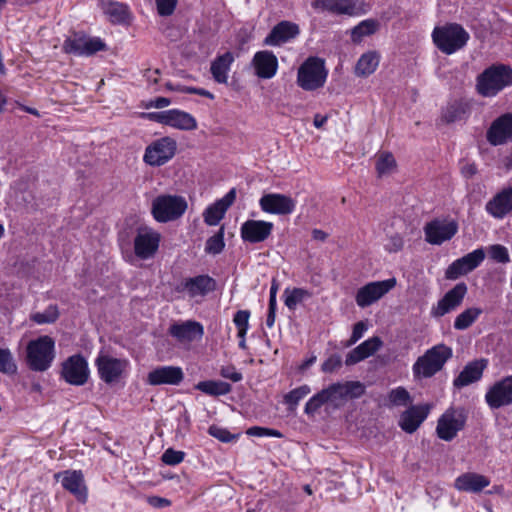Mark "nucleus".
<instances>
[{"mask_svg":"<svg viewBox=\"0 0 512 512\" xmlns=\"http://www.w3.org/2000/svg\"><path fill=\"white\" fill-rule=\"evenodd\" d=\"M512 85V69L506 65H492L477 77V92L484 97H494Z\"/></svg>","mask_w":512,"mask_h":512,"instance_id":"f257e3e1","label":"nucleus"},{"mask_svg":"<svg viewBox=\"0 0 512 512\" xmlns=\"http://www.w3.org/2000/svg\"><path fill=\"white\" fill-rule=\"evenodd\" d=\"M452 349L445 344H438L428 349L413 364L415 378H431L444 367L452 357Z\"/></svg>","mask_w":512,"mask_h":512,"instance_id":"f03ea898","label":"nucleus"},{"mask_svg":"<svg viewBox=\"0 0 512 512\" xmlns=\"http://www.w3.org/2000/svg\"><path fill=\"white\" fill-rule=\"evenodd\" d=\"M55 358V342L50 336L31 340L26 347V362L32 371L48 370Z\"/></svg>","mask_w":512,"mask_h":512,"instance_id":"7ed1b4c3","label":"nucleus"},{"mask_svg":"<svg viewBox=\"0 0 512 512\" xmlns=\"http://www.w3.org/2000/svg\"><path fill=\"white\" fill-rule=\"evenodd\" d=\"M327 77L325 60L310 56L299 66L296 82L305 91H315L324 87Z\"/></svg>","mask_w":512,"mask_h":512,"instance_id":"20e7f679","label":"nucleus"},{"mask_svg":"<svg viewBox=\"0 0 512 512\" xmlns=\"http://www.w3.org/2000/svg\"><path fill=\"white\" fill-rule=\"evenodd\" d=\"M188 208L183 196L176 194H161L155 197L151 204V213L159 223H167L181 218Z\"/></svg>","mask_w":512,"mask_h":512,"instance_id":"39448f33","label":"nucleus"},{"mask_svg":"<svg viewBox=\"0 0 512 512\" xmlns=\"http://www.w3.org/2000/svg\"><path fill=\"white\" fill-rule=\"evenodd\" d=\"M95 365L100 379L106 384H113L119 382L124 377L129 361L125 358H116L104 351H100L95 360Z\"/></svg>","mask_w":512,"mask_h":512,"instance_id":"423d86ee","label":"nucleus"},{"mask_svg":"<svg viewBox=\"0 0 512 512\" xmlns=\"http://www.w3.org/2000/svg\"><path fill=\"white\" fill-rule=\"evenodd\" d=\"M177 149V143L170 137H162L145 149L143 160L150 166L159 167L171 160Z\"/></svg>","mask_w":512,"mask_h":512,"instance_id":"0eeeda50","label":"nucleus"},{"mask_svg":"<svg viewBox=\"0 0 512 512\" xmlns=\"http://www.w3.org/2000/svg\"><path fill=\"white\" fill-rule=\"evenodd\" d=\"M105 49L106 44L100 38L88 37L85 34H72L63 44L66 53L76 56H91Z\"/></svg>","mask_w":512,"mask_h":512,"instance_id":"6e6552de","label":"nucleus"},{"mask_svg":"<svg viewBox=\"0 0 512 512\" xmlns=\"http://www.w3.org/2000/svg\"><path fill=\"white\" fill-rule=\"evenodd\" d=\"M396 286V279L389 278L382 281L370 282L361 287L355 296L357 305L361 308L368 307L381 299Z\"/></svg>","mask_w":512,"mask_h":512,"instance_id":"1a4fd4ad","label":"nucleus"},{"mask_svg":"<svg viewBox=\"0 0 512 512\" xmlns=\"http://www.w3.org/2000/svg\"><path fill=\"white\" fill-rule=\"evenodd\" d=\"M485 401L491 409H499L512 404V375L493 383L485 394Z\"/></svg>","mask_w":512,"mask_h":512,"instance_id":"9d476101","label":"nucleus"},{"mask_svg":"<svg viewBox=\"0 0 512 512\" xmlns=\"http://www.w3.org/2000/svg\"><path fill=\"white\" fill-rule=\"evenodd\" d=\"M62 377L71 385H84L89 377L88 363L79 355H72L62 364Z\"/></svg>","mask_w":512,"mask_h":512,"instance_id":"9b49d317","label":"nucleus"},{"mask_svg":"<svg viewBox=\"0 0 512 512\" xmlns=\"http://www.w3.org/2000/svg\"><path fill=\"white\" fill-rule=\"evenodd\" d=\"M466 417L461 410L449 409L438 420L436 432L440 439L451 441L464 428Z\"/></svg>","mask_w":512,"mask_h":512,"instance_id":"f8f14e48","label":"nucleus"},{"mask_svg":"<svg viewBox=\"0 0 512 512\" xmlns=\"http://www.w3.org/2000/svg\"><path fill=\"white\" fill-rule=\"evenodd\" d=\"M485 253L483 249H476L465 256L452 262L445 271V277L455 280L476 269L484 260Z\"/></svg>","mask_w":512,"mask_h":512,"instance_id":"ddd939ff","label":"nucleus"},{"mask_svg":"<svg viewBox=\"0 0 512 512\" xmlns=\"http://www.w3.org/2000/svg\"><path fill=\"white\" fill-rule=\"evenodd\" d=\"M458 231V224L451 220H433L424 227L425 239L433 245H440L450 240Z\"/></svg>","mask_w":512,"mask_h":512,"instance_id":"4468645a","label":"nucleus"},{"mask_svg":"<svg viewBox=\"0 0 512 512\" xmlns=\"http://www.w3.org/2000/svg\"><path fill=\"white\" fill-rule=\"evenodd\" d=\"M261 209L270 214L289 215L296 207V201L285 194L268 193L259 200Z\"/></svg>","mask_w":512,"mask_h":512,"instance_id":"2eb2a0df","label":"nucleus"},{"mask_svg":"<svg viewBox=\"0 0 512 512\" xmlns=\"http://www.w3.org/2000/svg\"><path fill=\"white\" fill-rule=\"evenodd\" d=\"M467 294V285L464 282L456 284L449 290L431 309V315L435 318L444 316L445 314L459 307Z\"/></svg>","mask_w":512,"mask_h":512,"instance_id":"dca6fc26","label":"nucleus"},{"mask_svg":"<svg viewBox=\"0 0 512 512\" xmlns=\"http://www.w3.org/2000/svg\"><path fill=\"white\" fill-rule=\"evenodd\" d=\"M487 141L493 146L512 141V112L496 118L486 133Z\"/></svg>","mask_w":512,"mask_h":512,"instance_id":"f3484780","label":"nucleus"},{"mask_svg":"<svg viewBox=\"0 0 512 512\" xmlns=\"http://www.w3.org/2000/svg\"><path fill=\"white\" fill-rule=\"evenodd\" d=\"M216 282L208 275L186 278L177 285L176 291L186 293L190 298L204 297L214 291Z\"/></svg>","mask_w":512,"mask_h":512,"instance_id":"a211bd4d","label":"nucleus"},{"mask_svg":"<svg viewBox=\"0 0 512 512\" xmlns=\"http://www.w3.org/2000/svg\"><path fill=\"white\" fill-rule=\"evenodd\" d=\"M161 235L157 231L144 228L140 229L134 239V250L140 259L152 257L158 250Z\"/></svg>","mask_w":512,"mask_h":512,"instance_id":"6ab92c4d","label":"nucleus"},{"mask_svg":"<svg viewBox=\"0 0 512 512\" xmlns=\"http://www.w3.org/2000/svg\"><path fill=\"white\" fill-rule=\"evenodd\" d=\"M58 480L61 478L62 486L72 493L78 501L86 502L87 500V487L84 483V476L79 470H66L55 474Z\"/></svg>","mask_w":512,"mask_h":512,"instance_id":"aec40b11","label":"nucleus"},{"mask_svg":"<svg viewBox=\"0 0 512 512\" xmlns=\"http://www.w3.org/2000/svg\"><path fill=\"white\" fill-rule=\"evenodd\" d=\"M183 378L184 373L180 367L160 366L148 373L146 383L152 386L178 385Z\"/></svg>","mask_w":512,"mask_h":512,"instance_id":"412c9836","label":"nucleus"},{"mask_svg":"<svg viewBox=\"0 0 512 512\" xmlns=\"http://www.w3.org/2000/svg\"><path fill=\"white\" fill-rule=\"evenodd\" d=\"M273 224L262 220H247L241 226V237L245 242L265 241L272 232Z\"/></svg>","mask_w":512,"mask_h":512,"instance_id":"4be33fe9","label":"nucleus"},{"mask_svg":"<svg viewBox=\"0 0 512 512\" xmlns=\"http://www.w3.org/2000/svg\"><path fill=\"white\" fill-rule=\"evenodd\" d=\"M312 6L319 12L353 16L359 13L356 0H315Z\"/></svg>","mask_w":512,"mask_h":512,"instance_id":"5701e85b","label":"nucleus"},{"mask_svg":"<svg viewBox=\"0 0 512 512\" xmlns=\"http://www.w3.org/2000/svg\"><path fill=\"white\" fill-rule=\"evenodd\" d=\"M486 211L496 219H503L512 212V186L504 187L486 204Z\"/></svg>","mask_w":512,"mask_h":512,"instance_id":"b1692460","label":"nucleus"},{"mask_svg":"<svg viewBox=\"0 0 512 512\" xmlns=\"http://www.w3.org/2000/svg\"><path fill=\"white\" fill-rule=\"evenodd\" d=\"M255 74L261 79H270L278 69L277 57L270 51L263 50L255 53L252 59Z\"/></svg>","mask_w":512,"mask_h":512,"instance_id":"393cba45","label":"nucleus"},{"mask_svg":"<svg viewBox=\"0 0 512 512\" xmlns=\"http://www.w3.org/2000/svg\"><path fill=\"white\" fill-rule=\"evenodd\" d=\"M169 333L180 342H192L202 338L204 329L199 322L188 320L172 324Z\"/></svg>","mask_w":512,"mask_h":512,"instance_id":"a878e982","label":"nucleus"},{"mask_svg":"<svg viewBox=\"0 0 512 512\" xmlns=\"http://www.w3.org/2000/svg\"><path fill=\"white\" fill-rule=\"evenodd\" d=\"M487 361L484 359L475 360L468 363L460 374L454 379L453 385L456 388L468 386L481 379L483 371L486 368Z\"/></svg>","mask_w":512,"mask_h":512,"instance_id":"bb28decb","label":"nucleus"},{"mask_svg":"<svg viewBox=\"0 0 512 512\" xmlns=\"http://www.w3.org/2000/svg\"><path fill=\"white\" fill-rule=\"evenodd\" d=\"M383 345L380 337L374 336L354 348L347 356L346 365H354L377 352Z\"/></svg>","mask_w":512,"mask_h":512,"instance_id":"cd10ccee","label":"nucleus"},{"mask_svg":"<svg viewBox=\"0 0 512 512\" xmlns=\"http://www.w3.org/2000/svg\"><path fill=\"white\" fill-rule=\"evenodd\" d=\"M490 480L481 474L467 472L455 480V488L459 491L479 493L489 486Z\"/></svg>","mask_w":512,"mask_h":512,"instance_id":"c85d7f7f","label":"nucleus"},{"mask_svg":"<svg viewBox=\"0 0 512 512\" xmlns=\"http://www.w3.org/2000/svg\"><path fill=\"white\" fill-rule=\"evenodd\" d=\"M432 37L437 48L449 55L466 45L469 34H432Z\"/></svg>","mask_w":512,"mask_h":512,"instance_id":"c756f323","label":"nucleus"},{"mask_svg":"<svg viewBox=\"0 0 512 512\" xmlns=\"http://www.w3.org/2000/svg\"><path fill=\"white\" fill-rule=\"evenodd\" d=\"M428 415L425 406H411L400 416L399 425L407 433L415 432Z\"/></svg>","mask_w":512,"mask_h":512,"instance_id":"7c9ffc66","label":"nucleus"},{"mask_svg":"<svg viewBox=\"0 0 512 512\" xmlns=\"http://www.w3.org/2000/svg\"><path fill=\"white\" fill-rule=\"evenodd\" d=\"M235 57L232 52L227 51L222 55L217 56L210 66V72L215 82L219 84H226L228 81V73Z\"/></svg>","mask_w":512,"mask_h":512,"instance_id":"2f4dec72","label":"nucleus"},{"mask_svg":"<svg viewBox=\"0 0 512 512\" xmlns=\"http://www.w3.org/2000/svg\"><path fill=\"white\" fill-rule=\"evenodd\" d=\"M101 7L112 23L126 24L130 22L131 14L127 5L111 0H101Z\"/></svg>","mask_w":512,"mask_h":512,"instance_id":"473e14b6","label":"nucleus"},{"mask_svg":"<svg viewBox=\"0 0 512 512\" xmlns=\"http://www.w3.org/2000/svg\"><path fill=\"white\" fill-rule=\"evenodd\" d=\"M380 62V55L375 51H369L358 59L354 73L358 77H367L373 74Z\"/></svg>","mask_w":512,"mask_h":512,"instance_id":"72a5a7b5","label":"nucleus"},{"mask_svg":"<svg viewBox=\"0 0 512 512\" xmlns=\"http://www.w3.org/2000/svg\"><path fill=\"white\" fill-rule=\"evenodd\" d=\"M167 125L179 130L189 131L197 128V121L191 114L185 111L171 109L169 110Z\"/></svg>","mask_w":512,"mask_h":512,"instance_id":"f704fd0d","label":"nucleus"},{"mask_svg":"<svg viewBox=\"0 0 512 512\" xmlns=\"http://www.w3.org/2000/svg\"><path fill=\"white\" fill-rule=\"evenodd\" d=\"M195 389L209 395V396H222L231 392L232 387L229 383L224 381L207 380L198 382Z\"/></svg>","mask_w":512,"mask_h":512,"instance_id":"c9c22d12","label":"nucleus"},{"mask_svg":"<svg viewBox=\"0 0 512 512\" xmlns=\"http://www.w3.org/2000/svg\"><path fill=\"white\" fill-rule=\"evenodd\" d=\"M470 111L468 102L455 101L451 103L443 113V119L447 123H452L463 119Z\"/></svg>","mask_w":512,"mask_h":512,"instance_id":"e433bc0d","label":"nucleus"},{"mask_svg":"<svg viewBox=\"0 0 512 512\" xmlns=\"http://www.w3.org/2000/svg\"><path fill=\"white\" fill-rule=\"evenodd\" d=\"M345 389L343 383H335L323 389L327 403H331L335 407L343 405L347 401V390Z\"/></svg>","mask_w":512,"mask_h":512,"instance_id":"4c0bfd02","label":"nucleus"},{"mask_svg":"<svg viewBox=\"0 0 512 512\" xmlns=\"http://www.w3.org/2000/svg\"><path fill=\"white\" fill-rule=\"evenodd\" d=\"M481 314L482 309L477 307L464 310L455 318L454 328L456 330H465L469 328Z\"/></svg>","mask_w":512,"mask_h":512,"instance_id":"58836bf2","label":"nucleus"},{"mask_svg":"<svg viewBox=\"0 0 512 512\" xmlns=\"http://www.w3.org/2000/svg\"><path fill=\"white\" fill-rule=\"evenodd\" d=\"M397 168V163L390 152H382L376 161V171L379 177L392 174Z\"/></svg>","mask_w":512,"mask_h":512,"instance_id":"ea45409f","label":"nucleus"},{"mask_svg":"<svg viewBox=\"0 0 512 512\" xmlns=\"http://www.w3.org/2000/svg\"><path fill=\"white\" fill-rule=\"evenodd\" d=\"M226 211L227 209L217 200L205 209L203 213L204 222L209 226H215L223 219Z\"/></svg>","mask_w":512,"mask_h":512,"instance_id":"a19ab883","label":"nucleus"},{"mask_svg":"<svg viewBox=\"0 0 512 512\" xmlns=\"http://www.w3.org/2000/svg\"><path fill=\"white\" fill-rule=\"evenodd\" d=\"M285 294V305L293 310L297 304L312 297V293L303 288H293L292 290L286 289Z\"/></svg>","mask_w":512,"mask_h":512,"instance_id":"79ce46f5","label":"nucleus"},{"mask_svg":"<svg viewBox=\"0 0 512 512\" xmlns=\"http://www.w3.org/2000/svg\"><path fill=\"white\" fill-rule=\"evenodd\" d=\"M310 392L311 389L308 385H302L287 393L284 396V402L289 406V410L293 412L295 411L298 403L303 398H305Z\"/></svg>","mask_w":512,"mask_h":512,"instance_id":"37998d69","label":"nucleus"},{"mask_svg":"<svg viewBox=\"0 0 512 512\" xmlns=\"http://www.w3.org/2000/svg\"><path fill=\"white\" fill-rule=\"evenodd\" d=\"M225 247L224 243V227H221L219 231L207 239L205 244V251L208 254H219Z\"/></svg>","mask_w":512,"mask_h":512,"instance_id":"c03bdc74","label":"nucleus"},{"mask_svg":"<svg viewBox=\"0 0 512 512\" xmlns=\"http://www.w3.org/2000/svg\"><path fill=\"white\" fill-rule=\"evenodd\" d=\"M389 404L392 406H406L411 403V396L404 387L392 389L388 394Z\"/></svg>","mask_w":512,"mask_h":512,"instance_id":"a18cd8bd","label":"nucleus"},{"mask_svg":"<svg viewBox=\"0 0 512 512\" xmlns=\"http://www.w3.org/2000/svg\"><path fill=\"white\" fill-rule=\"evenodd\" d=\"M58 317V307L56 305H50L43 312L33 314L31 319L37 324H46L55 322Z\"/></svg>","mask_w":512,"mask_h":512,"instance_id":"49530a36","label":"nucleus"},{"mask_svg":"<svg viewBox=\"0 0 512 512\" xmlns=\"http://www.w3.org/2000/svg\"><path fill=\"white\" fill-rule=\"evenodd\" d=\"M17 371V365L9 349H0V372L5 374H14Z\"/></svg>","mask_w":512,"mask_h":512,"instance_id":"de8ad7c7","label":"nucleus"},{"mask_svg":"<svg viewBox=\"0 0 512 512\" xmlns=\"http://www.w3.org/2000/svg\"><path fill=\"white\" fill-rule=\"evenodd\" d=\"M327 403L323 390L311 397L305 405V413L308 415H314L319 408Z\"/></svg>","mask_w":512,"mask_h":512,"instance_id":"09e8293b","label":"nucleus"},{"mask_svg":"<svg viewBox=\"0 0 512 512\" xmlns=\"http://www.w3.org/2000/svg\"><path fill=\"white\" fill-rule=\"evenodd\" d=\"M346 392V397L348 399L359 398L365 393V386L359 381H347L343 383Z\"/></svg>","mask_w":512,"mask_h":512,"instance_id":"8fccbe9b","label":"nucleus"},{"mask_svg":"<svg viewBox=\"0 0 512 512\" xmlns=\"http://www.w3.org/2000/svg\"><path fill=\"white\" fill-rule=\"evenodd\" d=\"M246 433L249 436H257V437H263V436H269V437H275V438L283 437V434L279 430L265 428V427H259V426L250 427L246 431Z\"/></svg>","mask_w":512,"mask_h":512,"instance_id":"3c124183","label":"nucleus"},{"mask_svg":"<svg viewBox=\"0 0 512 512\" xmlns=\"http://www.w3.org/2000/svg\"><path fill=\"white\" fill-rule=\"evenodd\" d=\"M185 453L172 448L167 449L162 455V461L167 465H177L184 460Z\"/></svg>","mask_w":512,"mask_h":512,"instance_id":"603ef678","label":"nucleus"},{"mask_svg":"<svg viewBox=\"0 0 512 512\" xmlns=\"http://www.w3.org/2000/svg\"><path fill=\"white\" fill-rule=\"evenodd\" d=\"M490 256L499 263H508L510 261L507 248L499 244L490 247Z\"/></svg>","mask_w":512,"mask_h":512,"instance_id":"864d4df0","label":"nucleus"},{"mask_svg":"<svg viewBox=\"0 0 512 512\" xmlns=\"http://www.w3.org/2000/svg\"><path fill=\"white\" fill-rule=\"evenodd\" d=\"M209 434L218 440L228 443L236 438L235 435L231 434L227 429L212 425L208 430Z\"/></svg>","mask_w":512,"mask_h":512,"instance_id":"5fc2aeb1","label":"nucleus"},{"mask_svg":"<svg viewBox=\"0 0 512 512\" xmlns=\"http://www.w3.org/2000/svg\"><path fill=\"white\" fill-rule=\"evenodd\" d=\"M296 34H269L264 39V45L280 46L292 39Z\"/></svg>","mask_w":512,"mask_h":512,"instance_id":"6e6d98bb","label":"nucleus"},{"mask_svg":"<svg viewBox=\"0 0 512 512\" xmlns=\"http://www.w3.org/2000/svg\"><path fill=\"white\" fill-rule=\"evenodd\" d=\"M157 11L161 16L171 15L176 7L177 0H155Z\"/></svg>","mask_w":512,"mask_h":512,"instance_id":"4d7b16f0","label":"nucleus"},{"mask_svg":"<svg viewBox=\"0 0 512 512\" xmlns=\"http://www.w3.org/2000/svg\"><path fill=\"white\" fill-rule=\"evenodd\" d=\"M380 29V23L375 19H367L355 26L351 32H376Z\"/></svg>","mask_w":512,"mask_h":512,"instance_id":"13d9d810","label":"nucleus"},{"mask_svg":"<svg viewBox=\"0 0 512 512\" xmlns=\"http://www.w3.org/2000/svg\"><path fill=\"white\" fill-rule=\"evenodd\" d=\"M219 373L223 378L229 379L233 382H239L243 378L242 374L232 365L221 367Z\"/></svg>","mask_w":512,"mask_h":512,"instance_id":"bf43d9fd","label":"nucleus"},{"mask_svg":"<svg viewBox=\"0 0 512 512\" xmlns=\"http://www.w3.org/2000/svg\"><path fill=\"white\" fill-rule=\"evenodd\" d=\"M404 242L399 234H394L389 237L385 249L389 252H398L403 248Z\"/></svg>","mask_w":512,"mask_h":512,"instance_id":"052dcab7","label":"nucleus"},{"mask_svg":"<svg viewBox=\"0 0 512 512\" xmlns=\"http://www.w3.org/2000/svg\"><path fill=\"white\" fill-rule=\"evenodd\" d=\"M250 312L248 310H239L233 318V322L237 328L249 327Z\"/></svg>","mask_w":512,"mask_h":512,"instance_id":"680f3d73","label":"nucleus"},{"mask_svg":"<svg viewBox=\"0 0 512 512\" xmlns=\"http://www.w3.org/2000/svg\"><path fill=\"white\" fill-rule=\"evenodd\" d=\"M169 110L162 112L142 113V117L164 125L168 123Z\"/></svg>","mask_w":512,"mask_h":512,"instance_id":"e2e57ef3","label":"nucleus"},{"mask_svg":"<svg viewBox=\"0 0 512 512\" xmlns=\"http://www.w3.org/2000/svg\"><path fill=\"white\" fill-rule=\"evenodd\" d=\"M271 32H299V27L290 21H281L273 27Z\"/></svg>","mask_w":512,"mask_h":512,"instance_id":"0e129e2a","label":"nucleus"},{"mask_svg":"<svg viewBox=\"0 0 512 512\" xmlns=\"http://www.w3.org/2000/svg\"><path fill=\"white\" fill-rule=\"evenodd\" d=\"M341 364L342 362L340 356L333 355L322 364V370L324 372H333L334 370L341 367Z\"/></svg>","mask_w":512,"mask_h":512,"instance_id":"69168bd1","label":"nucleus"},{"mask_svg":"<svg viewBox=\"0 0 512 512\" xmlns=\"http://www.w3.org/2000/svg\"><path fill=\"white\" fill-rule=\"evenodd\" d=\"M366 329L367 326L365 325L364 322H357L353 327L352 335L349 340V345L355 344L363 336V333L366 331Z\"/></svg>","mask_w":512,"mask_h":512,"instance_id":"338daca9","label":"nucleus"},{"mask_svg":"<svg viewBox=\"0 0 512 512\" xmlns=\"http://www.w3.org/2000/svg\"><path fill=\"white\" fill-rule=\"evenodd\" d=\"M432 32H465V30L461 25L457 23H446L445 25L442 26H435Z\"/></svg>","mask_w":512,"mask_h":512,"instance_id":"774afa93","label":"nucleus"}]
</instances>
